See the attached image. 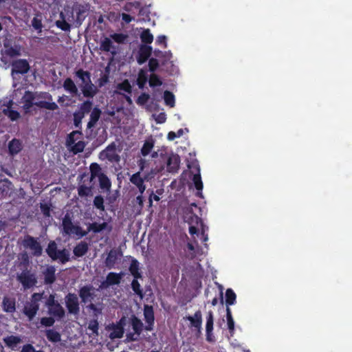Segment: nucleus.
I'll list each match as a JSON object with an SVG mask.
<instances>
[{
    "mask_svg": "<svg viewBox=\"0 0 352 352\" xmlns=\"http://www.w3.org/2000/svg\"><path fill=\"white\" fill-rule=\"evenodd\" d=\"M151 54L152 47L151 46L146 45H141L136 56L138 63L139 65L144 64L151 56Z\"/></svg>",
    "mask_w": 352,
    "mask_h": 352,
    "instance_id": "10",
    "label": "nucleus"
},
{
    "mask_svg": "<svg viewBox=\"0 0 352 352\" xmlns=\"http://www.w3.org/2000/svg\"><path fill=\"white\" fill-rule=\"evenodd\" d=\"M100 50L106 52H111L113 56L116 54V51L111 40L109 38L105 37L101 41L100 44Z\"/></svg>",
    "mask_w": 352,
    "mask_h": 352,
    "instance_id": "21",
    "label": "nucleus"
},
{
    "mask_svg": "<svg viewBox=\"0 0 352 352\" xmlns=\"http://www.w3.org/2000/svg\"><path fill=\"white\" fill-rule=\"evenodd\" d=\"M3 341L6 346L14 349L18 344L22 342V340L20 336L11 335L3 338Z\"/></svg>",
    "mask_w": 352,
    "mask_h": 352,
    "instance_id": "27",
    "label": "nucleus"
},
{
    "mask_svg": "<svg viewBox=\"0 0 352 352\" xmlns=\"http://www.w3.org/2000/svg\"><path fill=\"white\" fill-rule=\"evenodd\" d=\"M148 83L150 87H155L157 86H161L162 85V81L157 74H152L150 76Z\"/></svg>",
    "mask_w": 352,
    "mask_h": 352,
    "instance_id": "51",
    "label": "nucleus"
},
{
    "mask_svg": "<svg viewBox=\"0 0 352 352\" xmlns=\"http://www.w3.org/2000/svg\"><path fill=\"white\" fill-rule=\"evenodd\" d=\"M153 146H154V141L152 139L146 140L141 148L142 155L143 156L148 155L151 153Z\"/></svg>",
    "mask_w": 352,
    "mask_h": 352,
    "instance_id": "41",
    "label": "nucleus"
},
{
    "mask_svg": "<svg viewBox=\"0 0 352 352\" xmlns=\"http://www.w3.org/2000/svg\"><path fill=\"white\" fill-rule=\"evenodd\" d=\"M75 74L84 84L87 83L88 81L91 80V74L88 71H84L82 69H79L75 72Z\"/></svg>",
    "mask_w": 352,
    "mask_h": 352,
    "instance_id": "40",
    "label": "nucleus"
},
{
    "mask_svg": "<svg viewBox=\"0 0 352 352\" xmlns=\"http://www.w3.org/2000/svg\"><path fill=\"white\" fill-rule=\"evenodd\" d=\"M78 194L80 197H85L92 195V186L80 184L78 187Z\"/></svg>",
    "mask_w": 352,
    "mask_h": 352,
    "instance_id": "37",
    "label": "nucleus"
},
{
    "mask_svg": "<svg viewBox=\"0 0 352 352\" xmlns=\"http://www.w3.org/2000/svg\"><path fill=\"white\" fill-rule=\"evenodd\" d=\"M100 157L107 159L111 162H119L120 157L116 153V144L115 142L111 143L104 150L100 153Z\"/></svg>",
    "mask_w": 352,
    "mask_h": 352,
    "instance_id": "8",
    "label": "nucleus"
},
{
    "mask_svg": "<svg viewBox=\"0 0 352 352\" xmlns=\"http://www.w3.org/2000/svg\"><path fill=\"white\" fill-rule=\"evenodd\" d=\"M22 244L25 248L30 249L33 256L38 257L43 254V248L36 238L29 234L25 236Z\"/></svg>",
    "mask_w": 352,
    "mask_h": 352,
    "instance_id": "5",
    "label": "nucleus"
},
{
    "mask_svg": "<svg viewBox=\"0 0 352 352\" xmlns=\"http://www.w3.org/2000/svg\"><path fill=\"white\" fill-rule=\"evenodd\" d=\"M52 96L47 91H25L21 102L25 114L32 113L34 106L40 109L55 111L58 109L57 104L52 101Z\"/></svg>",
    "mask_w": 352,
    "mask_h": 352,
    "instance_id": "1",
    "label": "nucleus"
},
{
    "mask_svg": "<svg viewBox=\"0 0 352 352\" xmlns=\"http://www.w3.org/2000/svg\"><path fill=\"white\" fill-rule=\"evenodd\" d=\"M45 336L47 339L51 342H58L61 340V335L60 333L52 329H47L45 331Z\"/></svg>",
    "mask_w": 352,
    "mask_h": 352,
    "instance_id": "33",
    "label": "nucleus"
},
{
    "mask_svg": "<svg viewBox=\"0 0 352 352\" xmlns=\"http://www.w3.org/2000/svg\"><path fill=\"white\" fill-rule=\"evenodd\" d=\"M111 37L113 41L118 43H123L127 38L126 34L122 33H114L111 35Z\"/></svg>",
    "mask_w": 352,
    "mask_h": 352,
    "instance_id": "58",
    "label": "nucleus"
},
{
    "mask_svg": "<svg viewBox=\"0 0 352 352\" xmlns=\"http://www.w3.org/2000/svg\"><path fill=\"white\" fill-rule=\"evenodd\" d=\"M82 135L81 131H73L72 133H70L68 135L67 142V144L69 146H71V145H72V144H74L75 143V142L76 140V138H75V135Z\"/></svg>",
    "mask_w": 352,
    "mask_h": 352,
    "instance_id": "60",
    "label": "nucleus"
},
{
    "mask_svg": "<svg viewBox=\"0 0 352 352\" xmlns=\"http://www.w3.org/2000/svg\"><path fill=\"white\" fill-rule=\"evenodd\" d=\"M89 250V245L85 241H80L74 248L73 253L76 257H82Z\"/></svg>",
    "mask_w": 352,
    "mask_h": 352,
    "instance_id": "25",
    "label": "nucleus"
},
{
    "mask_svg": "<svg viewBox=\"0 0 352 352\" xmlns=\"http://www.w3.org/2000/svg\"><path fill=\"white\" fill-rule=\"evenodd\" d=\"M108 227V223L107 222H103L102 223H98L96 222H94L91 223H89L87 226V233L90 232H93L94 233H99L104 230H106Z\"/></svg>",
    "mask_w": 352,
    "mask_h": 352,
    "instance_id": "31",
    "label": "nucleus"
},
{
    "mask_svg": "<svg viewBox=\"0 0 352 352\" xmlns=\"http://www.w3.org/2000/svg\"><path fill=\"white\" fill-rule=\"evenodd\" d=\"M3 112L12 121H15L20 118V113L16 110L4 109Z\"/></svg>",
    "mask_w": 352,
    "mask_h": 352,
    "instance_id": "55",
    "label": "nucleus"
},
{
    "mask_svg": "<svg viewBox=\"0 0 352 352\" xmlns=\"http://www.w3.org/2000/svg\"><path fill=\"white\" fill-rule=\"evenodd\" d=\"M186 320L190 323V326L197 331L199 335L201 334V324H202V314L200 310L195 311L194 316H188Z\"/></svg>",
    "mask_w": 352,
    "mask_h": 352,
    "instance_id": "11",
    "label": "nucleus"
},
{
    "mask_svg": "<svg viewBox=\"0 0 352 352\" xmlns=\"http://www.w3.org/2000/svg\"><path fill=\"white\" fill-rule=\"evenodd\" d=\"M4 50H2L1 54L6 57L14 58L21 56V47L15 45L12 46L8 43H3Z\"/></svg>",
    "mask_w": 352,
    "mask_h": 352,
    "instance_id": "12",
    "label": "nucleus"
},
{
    "mask_svg": "<svg viewBox=\"0 0 352 352\" xmlns=\"http://www.w3.org/2000/svg\"><path fill=\"white\" fill-rule=\"evenodd\" d=\"M57 260H59V261L62 264H65L67 262H68L70 259L69 258V252L67 249H63L58 251V253L56 254Z\"/></svg>",
    "mask_w": 352,
    "mask_h": 352,
    "instance_id": "39",
    "label": "nucleus"
},
{
    "mask_svg": "<svg viewBox=\"0 0 352 352\" xmlns=\"http://www.w3.org/2000/svg\"><path fill=\"white\" fill-rule=\"evenodd\" d=\"M84 116L78 111L74 113V124L75 127L81 128L82 120Z\"/></svg>",
    "mask_w": 352,
    "mask_h": 352,
    "instance_id": "59",
    "label": "nucleus"
},
{
    "mask_svg": "<svg viewBox=\"0 0 352 352\" xmlns=\"http://www.w3.org/2000/svg\"><path fill=\"white\" fill-rule=\"evenodd\" d=\"M94 289V287L91 285H84L80 288L78 295L82 303L85 305L94 298L95 294Z\"/></svg>",
    "mask_w": 352,
    "mask_h": 352,
    "instance_id": "9",
    "label": "nucleus"
},
{
    "mask_svg": "<svg viewBox=\"0 0 352 352\" xmlns=\"http://www.w3.org/2000/svg\"><path fill=\"white\" fill-rule=\"evenodd\" d=\"M164 100L166 105L170 106V107H173L175 106V96L172 92L167 90L165 91L164 92Z\"/></svg>",
    "mask_w": 352,
    "mask_h": 352,
    "instance_id": "48",
    "label": "nucleus"
},
{
    "mask_svg": "<svg viewBox=\"0 0 352 352\" xmlns=\"http://www.w3.org/2000/svg\"><path fill=\"white\" fill-rule=\"evenodd\" d=\"M58 301L55 299V295L50 294V296H48V298H47V300L45 301V306L47 307H52L54 304L58 303Z\"/></svg>",
    "mask_w": 352,
    "mask_h": 352,
    "instance_id": "64",
    "label": "nucleus"
},
{
    "mask_svg": "<svg viewBox=\"0 0 352 352\" xmlns=\"http://www.w3.org/2000/svg\"><path fill=\"white\" fill-rule=\"evenodd\" d=\"M123 275L124 274L122 272H109L107 276L106 280L102 283L100 287H107L110 285L120 284Z\"/></svg>",
    "mask_w": 352,
    "mask_h": 352,
    "instance_id": "13",
    "label": "nucleus"
},
{
    "mask_svg": "<svg viewBox=\"0 0 352 352\" xmlns=\"http://www.w3.org/2000/svg\"><path fill=\"white\" fill-rule=\"evenodd\" d=\"M129 270L131 275L135 278H142V276L141 272H140V263L135 258H133L131 260L130 266L129 267Z\"/></svg>",
    "mask_w": 352,
    "mask_h": 352,
    "instance_id": "28",
    "label": "nucleus"
},
{
    "mask_svg": "<svg viewBox=\"0 0 352 352\" xmlns=\"http://www.w3.org/2000/svg\"><path fill=\"white\" fill-rule=\"evenodd\" d=\"M2 307L7 313H14L16 311V302L14 298L4 297L2 301Z\"/></svg>",
    "mask_w": 352,
    "mask_h": 352,
    "instance_id": "24",
    "label": "nucleus"
},
{
    "mask_svg": "<svg viewBox=\"0 0 352 352\" xmlns=\"http://www.w3.org/2000/svg\"><path fill=\"white\" fill-rule=\"evenodd\" d=\"M98 179L100 189L103 191L109 192L111 187V182L108 177L104 173H100L98 175Z\"/></svg>",
    "mask_w": 352,
    "mask_h": 352,
    "instance_id": "29",
    "label": "nucleus"
},
{
    "mask_svg": "<svg viewBox=\"0 0 352 352\" xmlns=\"http://www.w3.org/2000/svg\"><path fill=\"white\" fill-rule=\"evenodd\" d=\"M140 38L142 43L151 44L153 41V36L148 29L144 30L140 34Z\"/></svg>",
    "mask_w": 352,
    "mask_h": 352,
    "instance_id": "47",
    "label": "nucleus"
},
{
    "mask_svg": "<svg viewBox=\"0 0 352 352\" xmlns=\"http://www.w3.org/2000/svg\"><path fill=\"white\" fill-rule=\"evenodd\" d=\"M148 80V76L144 69L139 72L137 83L140 89H143Z\"/></svg>",
    "mask_w": 352,
    "mask_h": 352,
    "instance_id": "44",
    "label": "nucleus"
},
{
    "mask_svg": "<svg viewBox=\"0 0 352 352\" xmlns=\"http://www.w3.org/2000/svg\"><path fill=\"white\" fill-rule=\"evenodd\" d=\"M192 182L195 185V188L197 190V192L196 195L197 197H202V190H203V183L201 178L200 173L195 174L192 177Z\"/></svg>",
    "mask_w": 352,
    "mask_h": 352,
    "instance_id": "34",
    "label": "nucleus"
},
{
    "mask_svg": "<svg viewBox=\"0 0 352 352\" xmlns=\"http://www.w3.org/2000/svg\"><path fill=\"white\" fill-rule=\"evenodd\" d=\"M16 280L25 289H30L37 283L36 274L28 269L23 270L20 274H17Z\"/></svg>",
    "mask_w": 352,
    "mask_h": 352,
    "instance_id": "4",
    "label": "nucleus"
},
{
    "mask_svg": "<svg viewBox=\"0 0 352 352\" xmlns=\"http://www.w3.org/2000/svg\"><path fill=\"white\" fill-rule=\"evenodd\" d=\"M226 320L228 329L230 336H232L234 333V321L230 307H226Z\"/></svg>",
    "mask_w": 352,
    "mask_h": 352,
    "instance_id": "35",
    "label": "nucleus"
},
{
    "mask_svg": "<svg viewBox=\"0 0 352 352\" xmlns=\"http://www.w3.org/2000/svg\"><path fill=\"white\" fill-rule=\"evenodd\" d=\"M65 306L67 311L72 315H78L80 313V303L77 295L69 293L65 297Z\"/></svg>",
    "mask_w": 352,
    "mask_h": 352,
    "instance_id": "6",
    "label": "nucleus"
},
{
    "mask_svg": "<svg viewBox=\"0 0 352 352\" xmlns=\"http://www.w3.org/2000/svg\"><path fill=\"white\" fill-rule=\"evenodd\" d=\"M106 329L107 330H112L109 334L111 339L121 338L123 337L124 330V327L120 325H116L114 323L109 324Z\"/></svg>",
    "mask_w": 352,
    "mask_h": 352,
    "instance_id": "19",
    "label": "nucleus"
},
{
    "mask_svg": "<svg viewBox=\"0 0 352 352\" xmlns=\"http://www.w3.org/2000/svg\"><path fill=\"white\" fill-rule=\"evenodd\" d=\"M117 88L120 90L128 93L129 94H131L132 92V87L128 80H124L121 83H119L117 86Z\"/></svg>",
    "mask_w": 352,
    "mask_h": 352,
    "instance_id": "52",
    "label": "nucleus"
},
{
    "mask_svg": "<svg viewBox=\"0 0 352 352\" xmlns=\"http://www.w3.org/2000/svg\"><path fill=\"white\" fill-rule=\"evenodd\" d=\"M236 299V294L232 289H228L226 292V304L227 307L235 304Z\"/></svg>",
    "mask_w": 352,
    "mask_h": 352,
    "instance_id": "38",
    "label": "nucleus"
},
{
    "mask_svg": "<svg viewBox=\"0 0 352 352\" xmlns=\"http://www.w3.org/2000/svg\"><path fill=\"white\" fill-rule=\"evenodd\" d=\"M214 316L212 311H209L206 316V331H213Z\"/></svg>",
    "mask_w": 352,
    "mask_h": 352,
    "instance_id": "50",
    "label": "nucleus"
},
{
    "mask_svg": "<svg viewBox=\"0 0 352 352\" xmlns=\"http://www.w3.org/2000/svg\"><path fill=\"white\" fill-rule=\"evenodd\" d=\"M92 105L93 103L91 101L89 100H85L82 104H80L79 111L78 112H79L80 113L85 116L86 113H88L91 111H92Z\"/></svg>",
    "mask_w": 352,
    "mask_h": 352,
    "instance_id": "43",
    "label": "nucleus"
},
{
    "mask_svg": "<svg viewBox=\"0 0 352 352\" xmlns=\"http://www.w3.org/2000/svg\"><path fill=\"white\" fill-rule=\"evenodd\" d=\"M60 16L62 19V20H58L56 21V25L57 28H60V30L65 31V32H69L71 29V25L69 23H67L65 20V17L63 14L61 12L60 14Z\"/></svg>",
    "mask_w": 352,
    "mask_h": 352,
    "instance_id": "42",
    "label": "nucleus"
},
{
    "mask_svg": "<svg viewBox=\"0 0 352 352\" xmlns=\"http://www.w3.org/2000/svg\"><path fill=\"white\" fill-rule=\"evenodd\" d=\"M39 310V305H36L32 302H27L23 307V313L31 321L36 316Z\"/></svg>",
    "mask_w": 352,
    "mask_h": 352,
    "instance_id": "14",
    "label": "nucleus"
},
{
    "mask_svg": "<svg viewBox=\"0 0 352 352\" xmlns=\"http://www.w3.org/2000/svg\"><path fill=\"white\" fill-rule=\"evenodd\" d=\"M63 88L72 95L78 94V88L71 78H67L63 82Z\"/></svg>",
    "mask_w": 352,
    "mask_h": 352,
    "instance_id": "32",
    "label": "nucleus"
},
{
    "mask_svg": "<svg viewBox=\"0 0 352 352\" xmlns=\"http://www.w3.org/2000/svg\"><path fill=\"white\" fill-rule=\"evenodd\" d=\"M98 91V88L91 82V80L88 81L82 87V94L86 98H93Z\"/></svg>",
    "mask_w": 352,
    "mask_h": 352,
    "instance_id": "20",
    "label": "nucleus"
},
{
    "mask_svg": "<svg viewBox=\"0 0 352 352\" xmlns=\"http://www.w3.org/2000/svg\"><path fill=\"white\" fill-rule=\"evenodd\" d=\"M94 206L101 211L104 210V199L101 195H97L94 199Z\"/></svg>",
    "mask_w": 352,
    "mask_h": 352,
    "instance_id": "53",
    "label": "nucleus"
},
{
    "mask_svg": "<svg viewBox=\"0 0 352 352\" xmlns=\"http://www.w3.org/2000/svg\"><path fill=\"white\" fill-rule=\"evenodd\" d=\"M85 147V143L83 141H78L74 144V146L72 147V151L74 154H77L82 152Z\"/></svg>",
    "mask_w": 352,
    "mask_h": 352,
    "instance_id": "56",
    "label": "nucleus"
},
{
    "mask_svg": "<svg viewBox=\"0 0 352 352\" xmlns=\"http://www.w3.org/2000/svg\"><path fill=\"white\" fill-rule=\"evenodd\" d=\"M8 148L9 154L11 156H14L22 151L23 143L20 140L14 138L9 142Z\"/></svg>",
    "mask_w": 352,
    "mask_h": 352,
    "instance_id": "18",
    "label": "nucleus"
},
{
    "mask_svg": "<svg viewBox=\"0 0 352 352\" xmlns=\"http://www.w3.org/2000/svg\"><path fill=\"white\" fill-rule=\"evenodd\" d=\"M44 292H39V293H34L31 296L30 302L39 305V302L43 299V298Z\"/></svg>",
    "mask_w": 352,
    "mask_h": 352,
    "instance_id": "62",
    "label": "nucleus"
},
{
    "mask_svg": "<svg viewBox=\"0 0 352 352\" xmlns=\"http://www.w3.org/2000/svg\"><path fill=\"white\" fill-rule=\"evenodd\" d=\"M43 274L45 285H52L56 281V267L54 265L47 266L43 272Z\"/></svg>",
    "mask_w": 352,
    "mask_h": 352,
    "instance_id": "16",
    "label": "nucleus"
},
{
    "mask_svg": "<svg viewBox=\"0 0 352 352\" xmlns=\"http://www.w3.org/2000/svg\"><path fill=\"white\" fill-rule=\"evenodd\" d=\"M150 99V95L146 93L141 94L136 100V102L138 105H144Z\"/></svg>",
    "mask_w": 352,
    "mask_h": 352,
    "instance_id": "57",
    "label": "nucleus"
},
{
    "mask_svg": "<svg viewBox=\"0 0 352 352\" xmlns=\"http://www.w3.org/2000/svg\"><path fill=\"white\" fill-rule=\"evenodd\" d=\"M56 318L50 316V317H43L41 319V325L47 327H50L54 325L56 321Z\"/></svg>",
    "mask_w": 352,
    "mask_h": 352,
    "instance_id": "54",
    "label": "nucleus"
},
{
    "mask_svg": "<svg viewBox=\"0 0 352 352\" xmlns=\"http://www.w3.org/2000/svg\"><path fill=\"white\" fill-rule=\"evenodd\" d=\"M47 308L48 314L56 318V320H60L65 316V311L59 302L54 304L52 307H48Z\"/></svg>",
    "mask_w": 352,
    "mask_h": 352,
    "instance_id": "15",
    "label": "nucleus"
},
{
    "mask_svg": "<svg viewBox=\"0 0 352 352\" xmlns=\"http://www.w3.org/2000/svg\"><path fill=\"white\" fill-rule=\"evenodd\" d=\"M30 69L29 62L26 59H16L11 63V74L24 75L28 73Z\"/></svg>",
    "mask_w": 352,
    "mask_h": 352,
    "instance_id": "7",
    "label": "nucleus"
},
{
    "mask_svg": "<svg viewBox=\"0 0 352 352\" xmlns=\"http://www.w3.org/2000/svg\"><path fill=\"white\" fill-rule=\"evenodd\" d=\"M139 278H133L131 282V289L133 291L134 294L138 296L140 298H143L144 294L143 289L141 287V285L138 281Z\"/></svg>",
    "mask_w": 352,
    "mask_h": 352,
    "instance_id": "36",
    "label": "nucleus"
},
{
    "mask_svg": "<svg viewBox=\"0 0 352 352\" xmlns=\"http://www.w3.org/2000/svg\"><path fill=\"white\" fill-rule=\"evenodd\" d=\"M144 318L146 326H144L142 321L135 315L133 314L129 318L130 324L135 333L140 336L143 330L151 331L153 330L155 324L154 309L152 305H144L143 310Z\"/></svg>",
    "mask_w": 352,
    "mask_h": 352,
    "instance_id": "2",
    "label": "nucleus"
},
{
    "mask_svg": "<svg viewBox=\"0 0 352 352\" xmlns=\"http://www.w3.org/2000/svg\"><path fill=\"white\" fill-rule=\"evenodd\" d=\"M180 158L178 155H170L167 161V168L169 172H176L179 168Z\"/></svg>",
    "mask_w": 352,
    "mask_h": 352,
    "instance_id": "23",
    "label": "nucleus"
},
{
    "mask_svg": "<svg viewBox=\"0 0 352 352\" xmlns=\"http://www.w3.org/2000/svg\"><path fill=\"white\" fill-rule=\"evenodd\" d=\"M88 329L91 331L92 334L95 336H98L99 335L98 329H99V323L97 318H93L90 320L88 322Z\"/></svg>",
    "mask_w": 352,
    "mask_h": 352,
    "instance_id": "46",
    "label": "nucleus"
},
{
    "mask_svg": "<svg viewBox=\"0 0 352 352\" xmlns=\"http://www.w3.org/2000/svg\"><path fill=\"white\" fill-rule=\"evenodd\" d=\"M119 252L116 250H111L105 259V265L109 269L114 267L118 259Z\"/></svg>",
    "mask_w": 352,
    "mask_h": 352,
    "instance_id": "26",
    "label": "nucleus"
},
{
    "mask_svg": "<svg viewBox=\"0 0 352 352\" xmlns=\"http://www.w3.org/2000/svg\"><path fill=\"white\" fill-rule=\"evenodd\" d=\"M40 208L41 210V212L45 217H50V207L46 204H41Z\"/></svg>",
    "mask_w": 352,
    "mask_h": 352,
    "instance_id": "63",
    "label": "nucleus"
},
{
    "mask_svg": "<svg viewBox=\"0 0 352 352\" xmlns=\"http://www.w3.org/2000/svg\"><path fill=\"white\" fill-rule=\"evenodd\" d=\"M102 114L101 110L96 107L91 111L89 121L87 123V129H92L96 126Z\"/></svg>",
    "mask_w": 352,
    "mask_h": 352,
    "instance_id": "22",
    "label": "nucleus"
},
{
    "mask_svg": "<svg viewBox=\"0 0 352 352\" xmlns=\"http://www.w3.org/2000/svg\"><path fill=\"white\" fill-rule=\"evenodd\" d=\"M101 171L100 166L97 163H91L90 165L91 176L89 182H91L96 177H98Z\"/></svg>",
    "mask_w": 352,
    "mask_h": 352,
    "instance_id": "45",
    "label": "nucleus"
},
{
    "mask_svg": "<svg viewBox=\"0 0 352 352\" xmlns=\"http://www.w3.org/2000/svg\"><path fill=\"white\" fill-rule=\"evenodd\" d=\"M159 67V62L157 58H151L148 60V69L151 72H155Z\"/></svg>",
    "mask_w": 352,
    "mask_h": 352,
    "instance_id": "61",
    "label": "nucleus"
},
{
    "mask_svg": "<svg viewBox=\"0 0 352 352\" xmlns=\"http://www.w3.org/2000/svg\"><path fill=\"white\" fill-rule=\"evenodd\" d=\"M187 222L190 226H193V225H195L196 227H197L199 225H201V223H203V221L197 214L192 213L188 217Z\"/></svg>",
    "mask_w": 352,
    "mask_h": 352,
    "instance_id": "49",
    "label": "nucleus"
},
{
    "mask_svg": "<svg viewBox=\"0 0 352 352\" xmlns=\"http://www.w3.org/2000/svg\"><path fill=\"white\" fill-rule=\"evenodd\" d=\"M130 182L134 184L138 188L140 194H143L146 190V186L144 184V180L141 177L140 172H137L133 174L130 179Z\"/></svg>",
    "mask_w": 352,
    "mask_h": 352,
    "instance_id": "17",
    "label": "nucleus"
},
{
    "mask_svg": "<svg viewBox=\"0 0 352 352\" xmlns=\"http://www.w3.org/2000/svg\"><path fill=\"white\" fill-rule=\"evenodd\" d=\"M57 244L54 241H50L47 245L45 252L48 256L53 261L57 260L56 254L58 253Z\"/></svg>",
    "mask_w": 352,
    "mask_h": 352,
    "instance_id": "30",
    "label": "nucleus"
},
{
    "mask_svg": "<svg viewBox=\"0 0 352 352\" xmlns=\"http://www.w3.org/2000/svg\"><path fill=\"white\" fill-rule=\"evenodd\" d=\"M63 232L67 235L76 234L78 238L87 235V230H83L79 226L74 225L69 214H66L62 221Z\"/></svg>",
    "mask_w": 352,
    "mask_h": 352,
    "instance_id": "3",
    "label": "nucleus"
}]
</instances>
